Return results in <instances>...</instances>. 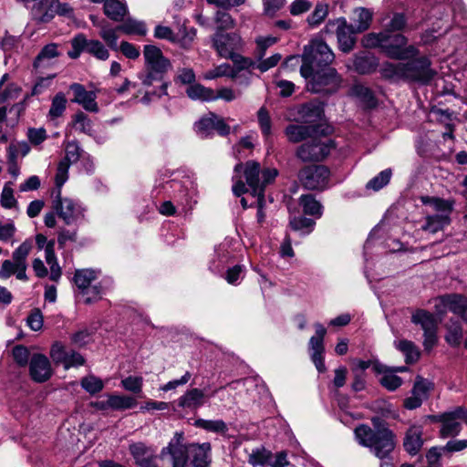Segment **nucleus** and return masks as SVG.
I'll use <instances>...</instances> for the list:
<instances>
[{
	"mask_svg": "<svg viewBox=\"0 0 467 467\" xmlns=\"http://www.w3.org/2000/svg\"><path fill=\"white\" fill-rule=\"evenodd\" d=\"M372 427L359 424L354 430L357 442L367 449L376 458L389 459L397 446V436L389 424L379 417L371 419Z\"/></svg>",
	"mask_w": 467,
	"mask_h": 467,
	"instance_id": "nucleus-1",
	"label": "nucleus"
},
{
	"mask_svg": "<svg viewBox=\"0 0 467 467\" xmlns=\"http://www.w3.org/2000/svg\"><path fill=\"white\" fill-rule=\"evenodd\" d=\"M183 434L176 432L174 437L161 451V460L167 462L171 467H185L188 457H191L194 467H209L211 462V444H183Z\"/></svg>",
	"mask_w": 467,
	"mask_h": 467,
	"instance_id": "nucleus-2",
	"label": "nucleus"
},
{
	"mask_svg": "<svg viewBox=\"0 0 467 467\" xmlns=\"http://www.w3.org/2000/svg\"><path fill=\"white\" fill-rule=\"evenodd\" d=\"M380 72L385 78L393 81L404 80L420 84H427L435 74L427 57L410 59L406 63L387 62L381 66Z\"/></svg>",
	"mask_w": 467,
	"mask_h": 467,
	"instance_id": "nucleus-3",
	"label": "nucleus"
},
{
	"mask_svg": "<svg viewBox=\"0 0 467 467\" xmlns=\"http://www.w3.org/2000/svg\"><path fill=\"white\" fill-rule=\"evenodd\" d=\"M246 183L251 188L253 194L257 196L258 209L257 221L262 223L265 221V214L264 213V192L267 184L274 182L278 175V171L275 168H267L261 171L260 164L256 161H247L244 169Z\"/></svg>",
	"mask_w": 467,
	"mask_h": 467,
	"instance_id": "nucleus-4",
	"label": "nucleus"
},
{
	"mask_svg": "<svg viewBox=\"0 0 467 467\" xmlns=\"http://www.w3.org/2000/svg\"><path fill=\"white\" fill-rule=\"evenodd\" d=\"M306 79V88L312 93L333 94L341 87L342 78L337 71L331 67H325L309 70L307 74H301Z\"/></svg>",
	"mask_w": 467,
	"mask_h": 467,
	"instance_id": "nucleus-5",
	"label": "nucleus"
},
{
	"mask_svg": "<svg viewBox=\"0 0 467 467\" xmlns=\"http://www.w3.org/2000/svg\"><path fill=\"white\" fill-rule=\"evenodd\" d=\"M145 60V74L140 77L144 86H151L156 81H161L171 64L162 51L154 45H145L143 48Z\"/></svg>",
	"mask_w": 467,
	"mask_h": 467,
	"instance_id": "nucleus-6",
	"label": "nucleus"
},
{
	"mask_svg": "<svg viewBox=\"0 0 467 467\" xmlns=\"http://www.w3.org/2000/svg\"><path fill=\"white\" fill-rule=\"evenodd\" d=\"M334 59L335 55L326 42L312 40L304 48L300 74H307L309 70L329 67Z\"/></svg>",
	"mask_w": 467,
	"mask_h": 467,
	"instance_id": "nucleus-7",
	"label": "nucleus"
},
{
	"mask_svg": "<svg viewBox=\"0 0 467 467\" xmlns=\"http://www.w3.org/2000/svg\"><path fill=\"white\" fill-rule=\"evenodd\" d=\"M100 271L94 269H78L74 275V283L83 297L85 304H91L102 297L104 288L100 282H96Z\"/></svg>",
	"mask_w": 467,
	"mask_h": 467,
	"instance_id": "nucleus-8",
	"label": "nucleus"
},
{
	"mask_svg": "<svg viewBox=\"0 0 467 467\" xmlns=\"http://www.w3.org/2000/svg\"><path fill=\"white\" fill-rule=\"evenodd\" d=\"M330 171L324 165H306L298 171V181L309 191H324L328 187Z\"/></svg>",
	"mask_w": 467,
	"mask_h": 467,
	"instance_id": "nucleus-9",
	"label": "nucleus"
},
{
	"mask_svg": "<svg viewBox=\"0 0 467 467\" xmlns=\"http://www.w3.org/2000/svg\"><path fill=\"white\" fill-rule=\"evenodd\" d=\"M383 43V52L393 59H410L418 54L414 46L405 47L407 38L400 33L385 31Z\"/></svg>",
	"mask_w": 467,
	"mask_h": 467,
	"instance_id": "nucleus-10",
	"label": "nucleus"
},
{
	"mask_svg": "<svg viewBox=\"0 0 467 467\" xmlns=\"http://www.w3.org/2000/svg\"><path fill=\"white\" fill-rule=\"evenodd\" d=\"M411 322L423 330L425 350L433 348L438 341V321L436 317L425 309H417L411 315Z\"/></svg>",
	"mask_w": 467,
	"mask_h": 467,
	"instance_id": "nucleus-11",
	"label": "nucleus"
},
{
	"mask_svg": "<svg viewBox=\"0 0 467 467\" xmlns=\"http://www.w3.org/2000/svg\"><path fill=\"white\" fill-rule=\"evenodd\" d=\"M334 148L332 140L313 139L298 147L296 156L304 162L319 161L325 159Z\"/></svg>",
	"mask_w": 467,
	"mask_h": 467,
	"instance_id": "nucleus-12",
	"label": "nucleus"
},
{
	"mask_svg": "<svg viewBox=\"0 0 467 467\" xmlns=\"http://www.w3.org/2000/svg\"><path fill=\"white\" fill-rule=\"evenodd\" d=\"M336 30L339 49L344 53H349L355 47L358 33L354 26L348 25L344 17L336 20H330L326 25V30L332 32Z\"/></svg>",
	"mask_w": 467,
	"mask_h": 467,
	"instance_id": "nucleus-13",
	"label": "nucleus"
},
{
	"mask_svg": "<svg viewBox=\"0 0 467 467\" xmlns=\"http://www.w3.org/2000/svg\"><path fill=\"white\" fill-rule=\"evenodd\" d=\"M213 47L218 56L223 58L232 57L243 47V39L239 34L226 33L216 30L212 36Z\"/></svg>",
	"mask_w": 467,
	"mask_h": 467,
	"instance_id": "nucleus-14",
	"label": "nucleus"
},
{
	"mask_svg": "<svg viewBox=\"0 0 467 467\" xmlns=\"http://www.w3.org/2000/svg\"><path fill=\"white\" fill-rule=\"evenodd\" d=\"M467 424V410L458 406L440 415V433L443 437L456 436L462 431L461 422Z\"/></svg>",
	"mask_w": 467,
	"mask_h": 467,
	"instance_id": "nucleus-15",
	"label": "nucleus"
},
{
	"mask_svg": "<svg viewBox=\"0 0 467 467\" xmlns=\"http://www.w3.org/2000/svg\"><path fill=\"white\" fill-rule=\"evenodd\" d=\"M53 195L52 207L65 223L72 224L83 216L82 210L78 203L71 199L61 197V190L57 189Z\"/></svg>",
	"mask_w": 467,
	"mask_h": 467,
	"instance_id": "nucleus-16",
	"label": "nucleus"
},
{
	"mask_svg": "<svg viewBox=\"0 0 467 467\" xmlns=\"http://www.w3.org/2000/svg\"><path fill=\"white\" fill-rule=\"evenodd\" d=\"M129 451L140 467H158L156 450L143 442L130 444Z\"/></svg>",
	"mask_w": 467,
	"mask_h": 467,
	"instance_id": "nucleus-17",
	"label": "nucleus"
},
{
	"mask_svg": "<svg viewBox=\"0 0 467 467\" xmlns=\"http://www.w3.org/2000/svg\"><path fill=\"white\" fill-rule=\"evenodd\" d=\"M29 373L36 382L47 381L52 376L49 359L43 354H34L29 361Z\"/></svg>",
	"mask_w": 467,
	"mask_h": 467,
	"instance_id": "nucleus-18",
	"label": "nucleus"
},
{
	"mask_svg": "<svg viewBox=\"0 0 467 467\" xmlns=\"http://www.w3.org/2000/svg\"><path fill=\"white\" fill-rule=\"evenodd\" d=\"M69 88L74 93L72 102L81 105L87 111H99V106L96 101L97 95L94 91L86 90L85 87L79 83L71 84Z\"/></svg>",
	"mask_w": 467,
	"mask_h": 467,
	"instance_id": "nucleus-19",
	"label": "nucleus"
},
{
	"mask_svg": "<svg viewBox=\"0 0 467 467\" xmlns=\"http://www.w3.org/2000/svg\"><path fill=\"white\" fill-rule=\"evenodd\" d=\"M56 3L57 0H29L27 5L35 20L47 23L54 17Z\"/></svg>",
	"mask_w": 467,
	"mask_h": 467,
	"instance_id": "nucleus-20",
	"label": "nucleus"
},
{
	"mask_svg": "<svg viewBox=\"0 0 467 467\" xmlns=\"http://www.w3.org/2000/svg\"><path fill=\"white\" fill-rule=\"evenodd\" d=\"M440 305L467 323V298L465 296L458 294L445 295L440 296Z\"/></svg>",
	"mask_w": 467,
	"mask_h": 467,
	"instance_id": "nucleus-21",
	"label": "nucleus"
},
{
	"mask_svg": "<svg viewBox=\"0 0 467 467\" xmlns=\"http://www.w3.org/2000/svg\"><path fill=\"white\" fill-rule=\"evenodd\" d=\"M33 248L32 241L26 240L22 243L12 254V259L16 263V267L19 270L17 279L26 281V258Z\"/></svg>",
	"mask_w": 467,
	"mask_h": 467,
	"instance_id": "nucleus-22",
	"label": "nucleus"
},
{
	"mask_svg": "<svg viewBox=\"0 0 467 467\" xmlns=\"http://www.w3.org/2000/svg\"><path fill=\"white\" fill-rule=\"evenodd\" d=\"M422 431L419 426L410 427L403 440V447L405 451L410 455H416L422 447Z\"/></svg>",
	"mask_w": 467,
	"mask_h": 467,
	"instance_id": "nucleus-23",
	"label": "nucleus"
},
{
	"mask_svg": "<svg viewBox=\"0 0 467 467\" xmlns=\"http://www.w3.org/2000/svg\"><path fill=\"white\" fill-rule=\"evenodd\" d=\"M285 133L289 141L296 143L317 133V126L291 124L286 127Z\"/></svg>",
	"mask_w": 467,
	"mask_h": 467,
	"instance_id": "nucleus-24",
	"label": "nucleus"
},
{
	"mask_svg": "<svg viewBox=\"0 0 467 467\" xmlns=\"http://www.w3.org/2000/svg\"><path fill=\"white\" fill-rule=\"evenodd\" d=\"M204 397L202 389H191L178 399V406L182 409L196 410L204 403Z\"/></svg>",
	"mask_w": 467,
	"mask_h": 467,
	"instance_id": "nucleus-25",
	"label": "nucleus"
},
{
	"mask_svg": "<svg viewBox=\"0 0 467 467\" xmlns=\"http://www.w3.org/2000/svg\"><path fill=\"white\" fill-rule=\"evenodd\" d=\"M128 12L124 0H105L104 14L111 20L122 21Z\"/></svg>",
	"mask_w": 467,
	"mask_h": 467,
	"instance_id": "nucleus-26",
	"label": "nucleus"
},
{
	"mask_svg": "<svg viewBox=\"0 0 467 467\" xmlns=\"http://www.w3.org/2000/svg\"><path fill=\"white\" fill-rule=\"evenodd\" d=\"M394 346L403 354L406 364H413L419 360L420 351L414 342L407 339H400L394 341Z\"/></svg>",
	"mask_w": 467,
	"mask_h": 467,
	"instance_id": "nucleus-27",
	"label": "nucleus"
},
{
	"mask_svg": "<svg viewBox=\"0 0 467 467\" xmlns=\"http://www.w3.org/2000/svg\"><path fill=\"white\" fill-rule=\"evenodd\" d=\"M300 120L309 125H315L321 119L323 109L320 105L310 102L303 105L298 111Z\"/></svg>",
	"mask_w": 467,
	"mask_h": 467,
	"instance_id": "nucleus-28",
	"label": "nucleus"
},
{
	"mask_svg": "<svg viewBox=\"0 0 467 467\" xmlns=\"http://www.w3.org/2000/svg\"><path fill=\"white\" fill-rule=\"evenodd\" d=\"M90 18L93 21V24L100 28L99 35L104 40L106 45L110 49L118 50L119 36L117 32L119 31L118 29V26L113 28L109 26L107 22L97 23L92 16H90Z\"/></svg>",
	"mask_w": 467,
	"mask_h": 467,
	"instance_id": "nucleus-29",
	"label": "nucleus"
},
{
	"mask_svg": "<svg viewBox=\"0 0 467 467\" xmlns=\"http://www.w3.org/2000/svg\"><path fill=\"white\" fill-rule=\"evenodd\" d=\"M377 60L374 56L368 53H360L355 56L354 68L359 74H368L375 70Z\"/></svg>",
	"mask_w": 467,
	"mask_h": 467,
	"instance_id": "nucleus-30",
	"label": "nucleus"
},
{
	"mask_svg": "<svg viewBox=\"0 0 467 467\" xmlns=\"http://www.w3.org/2000/svg\"><path fill=\"white\" fill-rule=\"evenodd\" d=\"M187 96L193 100L213 101L214 90L201 84H192L186 89Z\"/></svg>",
	"mask_w": 467,
	"mask_h": 467,
	"instance_id": "nucleus-31",
	"label": "nucleus"
},
{
	"mask_svg": "<svg viewBox=\"0 0 467 467\" xmlns=\"http://www.w3.org/2000/svg\"><path fill=\"white\" fill-rule=\"evenodd\" d=\"M58 46L55 43L45 46L34 61L36 68L46 67L50 59H53L60 55L58 52Z\"/></svg>",
	"mask_w": 467,
	"mask_h": 467,
	"instance_id": "nucleus-32",
	"label": "nucleus"
},
{
	"mask_svg": "<svg viewBox=\"0 0 467 467\" xmlns=\"http://www.w3.org/2000/svg\"><path fill=\"white\" fill-rule=\"evenodd\" d=\"M299 203L306 214L320 217L322 215V205L311 194H304L299 198Z\"/></svg>",
	"mask_w": 467,
	"mask_h": 467,
	"instance_id": "nucleus-33",
	"label": "nucleus"
},
{
	"mask_svg": "<svg viewBox=\"0 0 467 467\" xmlns=\"http://www.w3.org/2000/svg\"><path fill=\"white\" fill-rule=\"evenodd\" d=\"M354 28L358 33L366 31L372 21V12L367 8L359 7L354 11Z\"/></svg>",
	"mask_w": 467,
	"mask_h": 467,
	"instance_id": "nucleus-34",
	"label": "nucleus"
},
{
	"mask_svg": "<svg viewBox=\"0 0 467 467\" xmlns=\"http://www.w3.org/2000/svg\"><path fill=\"white\" fill-rule=\"evenodd\" d=\"M273 459V454L270 451L264 447H258L252 451L248 457V462L253 467L265 466L269 464L270 460Z\"/></svg>",
	"mask_w": 467,
	"mask_h": 467,
	"instance_id": "nucleus-35",
	"label": "nucleus"
},
{
	"mask_svg": "<svg viewBox=\"0 0 467 467\" xmlns=\"http://www.w3.org/2000/svg\"><path fill=\"white\" fill-rule=\"evenodd\" d=\"M118 29L126 35L145 36L147 27L144 22L128 18L124 23L118 26Z\"/></svg>",
	"mask_w": 467,
	"mask_h": 467,
	"instance_id": "nucleus-36",
	"label": "nucleus"
},
{
	"mask_svg": "<svg viewBox=\"0 0 467 467\" xmlns=\"http://www.w3.org/2000/svg\"><path fill=\"white\" fill-rule=\"evenodd\" d=\"M109 404L112 410H122L134 408L137 400L126 395H109Z\"/></svg>",
	"mask_w": 467,
	"mask_h": 467,
	"instance_id": "nucleus-37",
	"label": "nucleus"
},
{
	"mask_svg": "<svg viewBox=\"0 0 467 467\" xmlns=\"http://www.w3.org/2000/svg\"><path fill=\"white\" fill-rule=\"evenodd\" d=\"M196 426L207 431L224 434L228 431L227 424L223 420H196Z\"/></svg>",
	"mask_w": 467,
	"mask_h": 467,
	"instance_id": "nucleus-38",
	"label": "nucleus"
},
{
	"mask_svg": "<svg viewBox=\"0 0 467 467\" xmlns=\"http://www.w3.org/2000/svg\"><path fill=\"white\" fill-rule=\"evenodd\" d=\"M220 77L237 78L238 74L237 71L234 70L229 64L223 63L205 72L203 75V78L205 79H214Z\"/></svg>",
	"mask_w": 467,
	"mask_h": 467,
	"instance_id": "nucleus-39",
	"label": "nucleus"
},
{
	"mask_svg": "<svg viewBox=\"0 0 467 467\" xmlns=\"http://www.w3.org/2000/svg\"><path fill=\"white\" fill-rule=\"evenodd\" d=\"M80 385L90 395H95L104 389L103 380L92 374L82 378Z\"/></svg>",
	"mask_w": 467,
	"mask_h": 467,
	"instance_id": "nucleus-40",
	"label": "nucleus"
},
{
	"mask_svg": "<svg viewBox=\"0 0 467 467\" xmlns=\"http://www.w3.org/2000/svg\"><path fill=\"white\" fill-rule=\"evenodd\" d=\"M316 334L310 337L309 349L312 352H324L323 340L327 333L325 327L319 323L315 324Z\"/></svg>",
	"mask_w": 467,
	"mask_h": 467,
	"instance_id": "nucleus-41",
	"label": "nucleus"
},
{
	"mask_svg": "<svg viewBox=\"0 0 467 467\" xmlns=\"http://www.w3.org/2000/svg\"><path fill=\"white\" fill-rule=\"evenodd\" d=\"M67 108V99L62 92L57 93L52 99L51 106L48 111V117L55 119L63 115Z\"/></svg>",
	"mask_w": 467,
	"mask_h": 467,
	"instance_id": "nucleus-42",
	"label": "nucleus"
},
{
	"mask_svg": "<svg viewBox=\"0 0 467 467\" xmlns=\"http://www.w3.org/2000/svg\"><path fill=\"white\" fill-rule=\"evenodd\" d=\"M213 117H215L214 113H209L208 116L202 118L195 123L196 132L202 138H207L213 134L214 128Z\"/></svg>",
	"mask_w": 467,
	"mask_h": 467,
	"instance_id": "nucleus-43",
	"label": "nucleus"
},
{
	"mask_svg": "<svg viewBox=\"0 0 467 467\" xmlns=\"http://www.w3.org/2000/svg\"><path fill=\"white\" fill-rule=\"evenodd\" d=\"M72 122L77 130L89 136L92 135V121L84 112L78 111L73 116Z\"/></svg>",
	"mask_w": 467,
	"mask_h": 467,
	"instance_id": "nucleus-44",
	"label": "nucleus"
},
{
	"mask_svg": "<svg viewBox=\"0 0 467 467\" xmlns=\"http://www.w3.org/2000/svg\"><path fill=\"white\" fill-rule=\"evenodd\" d=\"M392 172L390 169L380 171L377 176L369 180L366 185L367 189L379 191L386 186L391 178Z\"/></svg>",
	"mask_w": 467,
	"mask_h": 467,
	"instance_id": "nucleus-45",
	"label": "nucleus"
},
{
	"mask_svg": "<svg viewBox=\"0 0 467 467\" xmlns=\"http://www.w3.org/2000/svg\"><path fill=\"white\" fill-rule=\"evenodd\" d=\"M99 60L105 61L109 57V52L105 45L99 40H89L88 52Z\"/></svg>",
	"mask_w": 467,
	"mask_h": 467,
	"instance_id": "nucleus-46",
	"label": "nucleus"
},
{
	"mask_svg": "<svg viewBox=\"0 0 467 467\" xmlns=\"http://www.w3.org/2000/svg\"><path fill=\"white\" fill-rule=\"evenodd\" d=\"M385 31L380 33H368L361 39V44L366 48L379 47L383 51Z\"/></svg>",
	"mask_w": 467,
	"mask_h": 467,
	"instance_id": "nucleus-47",
	"label": "nucleus"
},
{
	"mask_svg": "<svg viewBox=\"0 0 467 467\" xmlns=\"http://www.w3.org/2000/svg\"><path fill=\"white\" fill-rule=\"evenodd\" d=\"M328 15V6L326 4L319 3L316 5L312 14L307 17V22L311 26L321 24Z\"/></svg>",
	"mask_w": 467,
	"mask_h": 467,
	"instance_id": "nucleus-48",
	"label": "nucleus"
},
{
	"mask_svg": "<svg viewBox=\"0 0 467 467\" xmlns=\"http://www.w3.org/2000/svg\"><path fill=\"white\" fill-rule=\"evenodd\" d=\"M214 21L217 25L216 30L225 32V30L233 29L235 26V21L232 16L224 11H217Z\"/></svg>",
	"mask_w": 467,
	"mask_h": 467,
	"instance_id": "nucleus-49",
	"label": "nucleus"
},
{
	"mask_svg": "<svg viewBox=\"0 0 467 467\" xmlns=\"http://www.w3.org/2000/svg\"><path fill=\"white\" fill-rule=\"evenodd\" d=\"M462 337V327L458 321L451 322L448 327V332L445 336V340L451 346H458Z\"/></svg>",
	"mask_w": 467,
	"mask_h": 467,
	"instance_id": "nucleus-50",
	"label": "nucleus"
},
{
	"mask_svg": "<svg viewBox=\"0 0 467 467\" xmlns=\"http://www.w3.org/2000/svg\"><path fill=\"white\" fill-rule=\"evenodd\" d=\"M82 150L76 140L67 141L65 146V158L62 160L63 161H67V163H75L78 161Z\"/></svg>",
	"mask_w": 467,
	"mask_h": 467,
	"instance_id": "nucleus-51",
	"label": "nucleus"
},
{
	"mask_svg": "<svg viewBox=\"0 0 467 467\" xmlns=\"http://www.w3.org/2000/svg\"><path fill=\"white\" fill-rule=\"evenodd\" d=\"M122 388L134 394H140L142 391L143 378L138 376H129L120 382Z\"/></svg>",
	"mask_w": 467,
	"mask_h": 467,
	"instance_id": "nucleus-52",
	"label": "nucleus"
},
{
	"mask_svg": "<svg viewBox=\"0 0 467 467\" xmlns=\"http://www.w3.org/2000/svg\"><path fill=\"white\" fill-rule=\"evenodd\" d=\"M352 93L354 96L363 100L368 107L375 106V98L371 90L363 85H355L352 88Z\"/></svg>",
	"mask_w": 467,
	"mask_h": 467,
	"instance_id": "nucleus-53",
	"label": "nucleus"
},
{
	"mask_svg": "<svg viewBox=\"0 0 467 467\" xmlns=\"http://www.w3.org/2000/svg\"><path fill=\"white\" fill-rule=\"evenodd\" d=\"M315 224V222L312 219L306 218V217H295L290 221V226L295 231H305V234H309L313 226Z\"/></svg>",
	"mask_w": 467,
	"mask_h": 467,
	"instance_id": "nucleus-54",
	"label": "nucleus"
},
{
	"mask_svg": "<svg viewBox=\"0 0 467 467\" xmlns=\"http://www.w3.org/2000/svg\"><path fill=\"white\" fill-rule=\"evenodd\" d=\"M258 122L260 125V129L265 137H268L271 135V119L267 109L262 107L258 112Z\"/></svg>",
	"mask_w": 467,
	"mask_h": 467,
	"instance_id": "nucleus-55",
	"label": "nucleus"
},
{
	"mask_svg": "<svg viewBox=\"0 0 467 467\" xmlns=\"http://www.w3.org/2000/svg\"><path fill=\"white\" fill-rule=\"evenodd\" d=\"M154 36L158 39H165L171 43L178 42V36L173 30L166 26L158 25L154 29Z\"/></svg>",
	"mask_w": 467,
	"mask_h": 467,
	"instance_id": "nucleus-56",
	"label": "nucleus"
},
{
	"mask_svg": "<svg viewBox=\"0 0 467 467\" xmlns=\"http://www.w3.org/2000/svg\"><path fill=\"white\" fill-rule=\"evenodd\" d=\"M277 41L276 37L274 36H258L255 39L257 46V57L262 59L265 55L266 49L275 44Z\"/></svg>",
	"mask_w": 467,
	"mask_h": 467,
	"instance_id": "nucleus-57",
	"label": "nucleus"
},
{
	"mask_svg": "<svg viewBox=\"0 0 467 467\" xmlns=\"http://www.w3.org/2000/svg\"><path fill=\"white\" fill-rule=\"evenodd\" d=\"M227 58L234 62L235 68L233 69L237 71V74L240 73L241 70L249 69L254 66V63L252 59L238 55L237 52H235L232 57Z\"/></svg>",
	"mask_w": 467,
	"mask_h": 467,
	"instance_id": "nucleus-58",
	"label": "nucleus"
},
{
	"mask_svg": "<svg viewBox=\"0 0 467 467\" xmlns=\"http://www.w3.org/2000/svg\"><path fill=\"white\" fill-rule=\"evenodd\" d=\"M467 448V439L464 440H451L447 444L440 449L443 454H451L465 450Z\"/></svg>",
	"mask_w": 467,
	"mask_h": 467,
	"instance_id": "nucleus-59",
	"label": "nucleus"
},
{
	"mask_svg": "<svg viewBox=\"0 0 467 467\" xmlns=\"http://www.w3.org/2000/svg\"><path fill=\"white\" fill-rule=\"evenodd\" d=\"M380 383L387 389L393 391L402 383V379L392 372H388L380 379Z\"/></svg>",
	"mask_w": 467,
	"mask_h": 467,
	"instance_id": "nucleus-60",
	"label": "nucleus"
},
{
	"mask_svg": "<svg viewBox=\"0 0 467 467\" xmlns=\"http://www.w3.org/2000/svg\"><path fill=\"white\" fill-rule=\"evenodd\" d=\"M47 131L44 128H30L27 130V138L31 144L37 146L47 140Z\"/></svg>",
	"mask_w": 467,
	"mask_h": 467,
	"instance_id": "nucleus-61",
	"label": "nucleus"
},
{
	"mask_svg": "<svg viewBox=\"0 0 467 467\" xmlns=\"http://www.w3.org/2000/svg\"><path fill=\"white\" fill-rule=\"evenodd\" d=\"M13 358L19 366H26L29 360L28 349L21 345L16 346L12 350Z\"/></svg>",
	"mask_w": 467,
	"mask_h": 467,
	"instance_id": "nucleus-62",
	"label": "nucleus"
},
{
	"mask_svg": "<svg viewBox=\"0 0 467 467\" xmlns=\"http://www.w3.org/2000/svg\"><path fill=\"white\" fill-rule=\"evenodd\" d=\"M405 17L401 14H395L389 22L384 24L387 32H395L402 29L405 26Z\"/></svg>",
	"mask_w": 467,
	"mask_h": 467,
	"instance_id": "nucleus-63",
	"label": "nucleus"
},
{
	"mask_svg": "<svg viewBox=\"0 0 467 467\" xmlns=\"http://www.w3.org/2000/svg\"><path fill=\"white\" fill-rule=\"evenodd\" d=\"M18 273H19V270L16 267V265L13 260H5L2 263V266L0 268V278L1 279H7L12 275H16V276L17 277Z\"/></svg>",
	"mask_w": 467,
	"mask_h": 467,
	"instance_id": "nucleus-64",
	"label": "nucleus"
}]
</instances>
